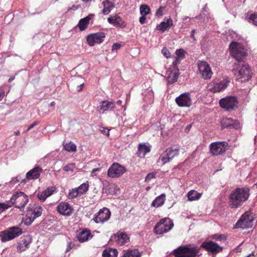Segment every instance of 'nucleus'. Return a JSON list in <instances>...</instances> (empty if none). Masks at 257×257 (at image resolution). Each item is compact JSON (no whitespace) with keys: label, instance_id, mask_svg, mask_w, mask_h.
Listing matches in <instances>:
<instances>
[{"label":"nucleus","instance_id":"23","mask_svg":"<svg viewBox=\"0 0 257 257\" xmlns=\"http://www.w3.org/2000/svg\"><path fill=\"white\" fill-rule=\"evenodd\" d=\"M31 242V238L29 236H25L22 240L18 243L17 246L18 251L21 252L25 251L29 248V245Z\"/></svg>","mask_w":257,"mask_h":257},{"label":"nucleus","instance_id":"2","mask_svg":"<svg viewBox=\"0 0 257 257\" xmlns=\"http://www.w3.org/2000/svg\"><path fill=\"white\" fill-rule=\"evenodd\" d=\"M200 248L195 246L188 247L187 245H181L174 249L172 254L175 257H196L199 256Z\"/></svg>","mask_w":257,"mask_h":257},{"label":"nucleus","instance_id":"20","mask_svg":"<svg viewBox=\"0 0 257 257\" xmlns=\"http://www.w3.org/2000/svg\"><path fill=\"white\" fill-rule=\"evenodd\" d=\"M107 21L109 24L117 28H123L126 27L125 22L117 15L111 16L107 18Z\"/></svg>","mask_w":257,"mask_h":257},{"label":"nucleus","instance_id":"17","mask_svg":"<svg viewBox=\"0 0 257 257\" xmlns=\"http://www.w3.org/2000/svg\"><path fill=\"white\" fill-rule=\"evenodd\" d=\"M201 247L213 254L218 253L222 250L221 247L212 241L204 242L202 243Z\"/></svg>","mask_w":257,"mask_h":257},{"label":"nucleus","instance_id":"46","mask_svg":"<svg viewBox=\"0 0 257 257\" xmlns=\"http://www.w3.org/2000/svg\"><path fill=\"white\" fill-rule=\"evenodd\" d=\"M166 9L165 6H161L156 12L155 16L158 17H162Z\"/></svg>","mask_w":257,"mask_h":257},{"label":"nucleus","instance_id":"6","mask_svg":"<svg viewBox=\"0 0 257 257\" xmlns=\"http://www.w3.org/2000/svg\"><path fill=\"white\" fill-rule=\"evenodd\" d=\"M22 233V230L21 228L17 226L10 227L8 229L0 232L1 241L6 242L11 240L20 236Z\"/></svg>","mask_w":257,"mask_h":257},{"label":"nucleus","instance_id":"40","mask_svg":"<svg viewBox=\"0 0 257 257\" xmlns=\"http://www.w3.org/2000/svg\"><path fill=\"white\" fill-rule=\"evenodd\" d=\"M64 148L68 152H75L76 150V145L71 142L64 145Z\"/></svg>","mask_w":257,"mask_h":257},{"label":"nucleus","instance_id":"58","mask_svg":"<svg viewBox=\"0 0 257 257\" xmlns=\"http://www.w3.org/2000/svg\"><path fill=\"white\" fill-rule=\"evenodd\" d=\"M243 245V243H241L240 244H239L237 247L236 248V251L237 252H241L242 249V246Z\"/></svg>","mask_w":257,"mask_h":257},{"label":"nucleus","instance_id":"45","mask_svg":"<svg viewBox=\"0 0 257 257\" xmlns=\"http://www.w3.org/2000/svg\"><path fill=\"white\" fill-rule=\"evenodd\" d=\"M75 167V164L74 163L69 164L63 167V170L66 172H73Z\"/></svg>","mask_w":257,"mask_h":257},{"label":"nucleus","instance_id":"63","mask_svg":"<svg viewBox=\"0 0 257 257\" xmlns=\"http://www.w3.org/2000/svg\"><path fill=\"white\" fill-rule=\"evenodd\" d=\"M109 130H107V131L104 130V131H102V133L103 134H106L107 136H109Z\"/></svg>","mask_w":257,"mask_h":257},{"label":"nucleus","instance_id":"39","mask_svg":"<svg viewBox=\"0 0 257 257\" xmlns=\"http://www.w3.org/2000/svg\"><path fill=\"white\" fill-rule=\"evenodd\" d=\"M89 188L88 182L84 183L80 185L78 188H76L80 195H82L87 192Z\"/></svg>","mask_w":257,"mask_h":257},{"label":"nucleus","instance_id":"19","mask_svg":"<svg viewBox=\"0 0 257 257\" xmlns=\"http://www.w3.org/2000/svg\"><path fill=\"white\" fill-rule=\"evenodd\" d=\"M57 210L62 215L70 216L73 208L68 202H61L57 205Z\"/></svg>","mask_w":257,"mask_h":257},{"label":"nucleus","instance_id":"8","mask_svg":"<svg viewBox=\"0 0 257 257\" xmlns=\"http://www.w3.org/2000/svg\"><path fill=\"white\" fill-rule=\"evenodd\" d=\"M220 107L228 111L235 109L237 107L238 100L234 96H227L219 100Z\"/></svg>","mask_w":257,"mask_h":257},{"label":"nucleus","instance_id":"29","mask_svg":"<svg viewBox=\"0 0 257 257\" xmlns=\"http://www.w3.org/2000/svg\"><path fill=\"white\" fill-rule=\"evenodd\" d=\"M122 257H141L142 253L137 249L123 251Z\"/></svg>","mask_w":257,"mask_h":257},{"label":"nucleus","instance_id":"41","mask_svg":"<svg viewBox=\"0 0 257 257\" xmlns=\"http://www.w3.org/2000/svg\"><path fill=\"white\" fill-rule=\"evenodd\" d=\"M140 13L142 15H147L150 13L151 10L147 5H142L140 8Z\"/></svg>","mask_w":257,"mask_h":257},{"label":"nucleus","instance_id":"54","mask_svg":"<svg viewBox=\"0 0 257 257\" xmlns=\"http://www.w3.org/2000/svg\"><path fill=\"white\" fill-rule=\"evenodd\" d=\"M121 47V45L120 44H119L117 43H114L113 44V45L112 46V51L114 50H117L120 49Z\"/></svg>","mask_w":257,"mask_h":257},{"label":"nucleus","instance_id":"15","mask_svg":"<svg viewBox=\"0 0 257 257\" xmlns=\"http://www.w3.org/2000/svg\"><path fill=\"white\" fill-rule=\"evenodd\" d=\"M198 67V70L203 78L208 79L211 77L213 73L210 65L207 62L199 61Z\"/></svg>","mask_w":257,"mask_h":257},{"label":"nucleus","instance_id":"38","mask_svg":"<svg viewBox=\"0 0 257 257\" xmlns=\"http://www.w3.org/2000/svg\"><path fill=\"white\" fill-rule=\"evenodd\" d=\"M73 81L74 83L77 85V90L78 91L82 90L84 86V82L82 78L80 77H75Z\"/></svg>","mask_w":257,"mask_h":257},{"label":"nucleus","instance_id":"9","mask_svg":"<svg viewBox=\"0 0 257 257\" xmlns=\"http://www.w3.org/2000/svg\"><path fill=\"white\" fill-rule=\"evenodd\" d=\"M253 220V215L245 212L241 215L240 219L236 223L234 228L241 229L250 228L253 225L252 221Z\"/></svg>","mask_w":257,"mask_h":257},{"label":"nucleus","instance_id":"27","mask_svg":"<svg viewBox=\"0 0 257 257\" xmlns=\"http://www.w3.org/2000/svg\"><path fill=\"white\" fill-rule=\"evenodd\" d=\"M149 147L144 144H140L138 148L137 155L140 158H144L147 153L150 151Z\"/></svg>","mask_w":257,"mask_h":257},{"label":"nucleus","instance_id":"3","mask_svg":"<svg viewBox=\"0 0 257 257\" xmlns=\"http://www.w3.org/2000/svg\"><path fill=\"white\" fill-rule=\"evenodd\" d=\"M230 53L231 56L234 58L238 62L243 61L247 56L246 50L241 45L237 43L232 42L229 45Z\"/></svg>","mask_w":257,"mask_h":257},{"label":"nucleus","instance_id":"5","mask_svg":"<svg viewBox=\"0 0 257 257\" xmlns=\"http://www.w3.org/2000/svg\"><path fill=\"white\" fill-rule=\"evenodd\" d=\"M10 201L12 203V206L14 205L15 207L21 209L28 203L29 199L26 194L20 191L15 192Z\"/></svg>","mask_w":257,"mask_h":257},{"label":"nucleus","instance_id":"4","mask_svg":"<svg viewBox=\"0 0 257 257\" xmlns=\"http://www.w3.org/2000/svg\"><path fill=\"white\" fill-rule=\"evenodd\" d=\"M173 226L174 223L170 218H162L155 226L154 231L157 234H162L170 231Z\"/></svg>","mask_w":257,"mask_h":257},{"label":"nucleus","instance_id":"1","mask_svg":"<svg viewBox=\"0 0 257 257\" xmlns=\"http://www.w3.org/2000/svg\"><path fill=\"white\" fill-rule=\"evenodd\" d=\"M250 189L247 187H237L233 189L229 196V205L231 208L241 207L248 199Z\"/></svg>","mask_w":257,"mask_h":257},{"label":"nucleus","instance_id":"55","mask_svg":"<svg viewBox=\"0 0 257 257\" xmlns=\"http://www.w3.org/2000/svg\"><path fill=\"white\" fill-rule=\"evenodd\" d=\"M139 22L141 24H144L146 22V15H142L140 19Z\"/></svg>","mask_w":257,"mask_h":257},{"label":"nucleus","instance_id":"43","mask_svg":"<svg viewBox=\"0 0 257 257\" xmlns=\"http://www.w3.org/2000/svg\"><path fill=\"white\" fill-rule=\"evenodd\" d=\"M233 120L231 118H226L223 119L221 122L222 127L223 128L227 127L233 125Z\"/></svg>","mask_w":257,"mask_h":257},{"label":"nucleus","instance_id":"33","mask_svg":"<svg viewBox=\"0 0 257 257\" xmlns=\"http://www.w3.org/2000/svg\"><path fill=\"white\" fill-rule=\"evenodd\" d=\"M201 196L202 194L194 190L190 191L187 194L188 200L190 201L197 200L201 198Z\"/></svg>","mask_w":257,"mask_h":257},{"label":"nucleus","instance_id":"53","mask_svg":"<svg viewBox=\"0 0 257 257\" xmlns=\"http://www.w3.org/2000/svg\"><path fill=\"white\" fill-rule=\"evenodd\" d=\"M156 176V173L152 172L149 173L146 177V181H149L153 178H154Z\"/></svg>","mask_w":257,"mask_h":257},{"label":"nucleus","instance_id":"30","mask_svg":"<svg viewBox=\"0 0 257 257\" xmlns=\"http://www.w3.org/2000/svg\"><path fill=\"white\" fill-rule=\"evenodd\" d=\"M166 196L163 194L157 197L152 202V206L155 207H159L164 204Z\"/></svg>","mask_w":257,"mask_h":257},{"label":"nucleus","instance_id":"49","mask_svg":"<svg viewBox=\"0 0 257 257\" xmlns=\"http://www.w3.org/2000/svg\"><path fill=\"white\" fill-rule=\"evenodd\" d=\"M162 53L167 58H168L171 56V53L169 50L166 47H164L162 49Z\"/></svg>","mask_w":257,"mask_h":257},{"label":"nucleus","instance_id":"51","mask_svg":"<svg viewBox=\"0 0 257 257\" xmlns=\"http://www.w3.org/2000/svg\"><path fill=\"white\" fill-rule=\"evenodd\" d=\"M45 193L48 195V197L51 196L54 192V188L53 187H48L44 191Z\"/></svg>","mask_w":257,"mask_h":257},{"label":"nucleus","instance_id":"18","mask_svg":"<svg viewBox=\"0 0 257 257\" xmlns=\"http://www.w3.org/2000/svg\"><path fill=\"white\" fill-rule=\"evenodd\" d=\"M229 81L226 79L221 81L220 83L213 82L209 85V90L213 93L220 92L225 89Z\"/></svg>","mask_w":257,"mask_h":257},{"label":"nucleus","instance_id":"56","mask_svg":"<svg viewBox=\"0 0 257 257\" xmlns=\"http://www.w3.org/2000/svg\"><path fill=\"white\" fill-rule=\"evenodd\" d=\"M39 123L38 121H34L32 124L29 125L28 129L26 131V132H28L31 129L33 128L35 126L37 125Z\"/></svg>","mask_w":257,"mask_h":257},{"label":"nucleus","instance_id":"12","mask_svg":"<svg viewBox=\"0 0 257 257\" xmlns=\"http://www.w3.org/2000/svg\"><path fill=\"white\" fill-rule=\"evenodd\" d=\"M42 208L40 205H35L27 211L26 219V224H31L37 217L40 216L42 212Z\"/></svg>","mask_w":257,"mask_h":257},{"label":"nucleus","instance_id":"36","mask_svg":"<svg viewBox=\"0 0 257 257\" xmlns=\"http://www.w3.org/2000/svg\"><path fill=\"white\" fill-rule=\"evenodd\" d=\"M166 151L168 154L169 157H171L172 160L179 154V149L173 147L168 148Z\"/></svg>","mask_w":257,"mask_h":257},{"label":"nucleus","instance_id":"31","mask_svg":"<svg viewBox=\"0 0 257 257\" xmlns=\"http://www.w3.org/2000/svg\"><path fill=\"white\" fill-rule=\"evenodd\" d=\"M118 251L116 249L108 248L103 251V257H117Z\"/></svg>","mask_w":257,"mask_h":257},{"label":"nucleus","instance_id":"62","mask_svg":"<svg viewBox=\"0 0 257 257\" xmlns=\"http://www.w3.org/2000/svg\"><path fill=\"white\" fill-rule=\"evenodd\" d=\"M213 239H221V236H220V235L218 236V235H215L214 236Z\"/></svg>","mask_w":257,"mask_h":257},{"label":"nucleus","instance_id":"57","mask_svg":"<svg viewBox=\"0 0 257 257\" xmlns=\"http://www.w3.org/2000/svg\"><path fill=\"white\" fill-rule=\"evenodd\" d=\"M243 257H254V255L253 253V251H251L250 252H247V253H245L243 254Z\"/></svg>","mask_w":257,"mask_h":257},{"label":"nucleus","instance_id":"44","mask_svg":"<svg viewBox=\"0 0 257 257\" xmlns=\"http://www.w3.org/2000/svg\"><path fill=\"white\" fill-rule=\"evenodd\" d=\"M78 195H80V194L76 188H75V189H72L70 190L68 194V198L70 199H73L77 197Z\"/></svg>","mask_w":257,"mask_h":257},{"label":"nucleus","instance_id":"32","mask_svg":"<svg viewBox=\"0 0 257 257\" xmlns=\"http://www.w3.org/2000/svg\"><path fill=\"white\" fill-rule=\"evenodd\" d=\"M103 9L102 13L104 15H107L114 7L113 4L108 0H105L102 3Z\"/></svg>","mask_w":257,"mask_h":257},{"label":"nucleus","instance_id":"26","mask_svg":"<svg viewBox=\"0 0 257 257\" xmlns=\"http://www.w3.org/2000/svg\"><path fill=\"white\" fill-rule=\"evenodd\" d=\"M115 236L117 237V242L118 244L122 245L130 241V237L124 232H118L116 233Z\"/></svg>","mask_w":257,"mask_h":257},{"label":"nucleus","instance_id":"7","mask_svg":"<svg viewBox=\"0 0 257 257\" xmlns=\"http://www.w3.org/2000/svg\"><path fill=\"white\" fill-rule=\"evenodd\" d=\"M238 63L234 64V67L233 71L235 75L239 77V78H244V80H248L251 77V70L247 64H242L239 68Z\"/></svg>","mask_w":257,"mask_h":257},{"label":"nucleus","instance_id":"16","mask_svg":"<svg viewBox=\"0 0 257 257\" xmlns=\"http://www.w3.org/2000/svg\"><path fill=\"white\" fill-rule=\"evenodd\" d=\"M175 102L179 107H190L192 104L190 95L188 92H185L180 94L175 98Z\"/></svg>","mask_w":257,"mask_h":257},{"label":"nucleus","instance_id":"64","mask_svg":"<svg viewBox=\"0 0 257 257\" xmlns=\"http://www.w3.org/2000/svg\"><path fill=\"white\" fill-rule=\"evenodd\" d=\"M116 103L118 104V105H121V103H122V101L121 100H118L117 101H116Z\"/></svg>","mask_w":257,"mask_h":257},{"label":"nucleus","instance_id":"59","mask_svg":"<svg viewBox=\"0 0 257 257\" xmlns=\"http://www.w3.org/2000/svg\"><path fill=\"white\" fill-rule=\"evenodd\" d=\"M195 31H195V30H194H194H192L191 33V35H190V37H191L192 39H193L194 40H195V36H194V35H195Z\"/></svg>","mask_w":257,"mask_h":257},{"label":"nucleus","instance_id":"52","mask_svg":"<svg viewBox=\"0 0 257 257\" xmlns=\"http://www.w3.org/2000/svg\"><path fill=\"white\" fill-rule=\"evenodd\" d=\"M75 246L74 242L70 241L67 243L66 252H69L71 249L73 248Z\"/></svg>","mask_w":257,"mask_h":257},{"label":"nucleus","instance_id":"35","mask_svg":"<svg viewBox=\"0 0 257 257\" xmlns=\"http://www.w3.org/2000/svg\"><path fill=\"white\" fill-rule=\"evenodd\" d=\"M245 18L249 23L257 26V14L255 13H247L245 14Z\"/></svg>","mask_w":257,"mask_h":257},{"label":"nucleus","instance_id":"37","mask_svg":"<svg viewBox=\"0 0 257 257\" xmlns=\"http://www.w3.org/2000/svg\"><path fill=\"white\" fill-rule=\"evenodd\" d=\"M172 161L171 157L165 151L160 156L159 161L161 162L163 165L168 163Z\"/></svg>","mask_w":257,"mask_h":257},{"label":"nucleus","instance_id":"10","mask_svg":"<svg viewBox=\"0 0 257 257\" xmlns=\"http://www.w3.org/2000/svg\"><path fill=\"white\" fill-rule=\"evenodd\" d=\"M228 146L226 142H216L212 143L210 146V151L213 156H217L224 154Z\"/></svg>","mask_w":257,"mask_h":257},{"label":"nucleus","instance_id":"42","mask_svg":"<svg viewBox=\"0 0 257 257\" xmlns=\"http://www.w3.org/2000/svg\"><path fill=\"white\" fill-rule=\"evenodd\" d=\"M11 207L12 203H11L10 201H7L5 203L0 202V213Z\"/></svg>","mask_w":257,"mask_h":257},{"label":"nucleus","instance_id":"61","mask_svg":"<svg viewBox=\"0 0 257 257\" xmlns=\"http://www.w3.org/2000/svg\"><path fill=\"white\" fill-rule=\"evenodd\" d=\"M4 95H5L4 92H0V101L3 99V98L4 97Z\"/></svg>","mask_w":257,"mask_h":257},{"label":"nucleus","instance_id":"11","mask_svg":"<svg viewBox=\"0 0 257 257\" xmlns=\"http://www.w3.org/2000/svg\"><path fill=\"white\" fill-rule=\"evenodd\" d=\"M125 172V167L117 163H114L108 168L107 176L111 178H118Z\"/></svg>","mask_w":257,"mask_h":257},{"label":"nucleus","instance_id":"14","mask_svg":"<svg viewBox=\"0 0 257 257\" xmlns=\"http://www.w3.org/2000/svg\"><path fill=\"white\" fill-rule=\"evenodd\" d=\"M105 38V33L100 32L88 35L86 41L89 46H93L96 44H100L103 42Z\"/></svg>","mask_w":257,"mask_h":257},{"label":"nucleus","instance_id":"34","mask_svg":"<svg viewBox=\"0 0 257 257\" xmlns=\"http://www.w3.org/2000/svg\"><path fill=\"white\" fill-rule=\"evenodd\" d=\"M179 75V71L170 72L168 76V82L169 84H173L177 81Z\"/></svg>","mask_w":257,"mask_h":257},{"label":"nucleus","instance_id":"60","mask_svg":"<svg viewBox=\"0 0 257 257\" xmlns=\"http://www.w3.org/2000/svg\"><path fill=\"white\" fill-rule=\"evenodd\" d=\"M99 168H94L92 170V172H91V174L93 176V174H94V173L97 172V171H99Z\"/></svg>","mask_w":257,"mask_h":257},{"label":"nucleus","instance_id":"13","mask_svg":"<svg viewBox=\"0 0 257 257\" xmlns=\"http://www.w3.org/2000/svg\"><path fill=\"white\" fill-rule=\"evenodd\" d=\"M110 210L106 207H103L94 214L93 220L96 223H103L110 218Z\"/></svg>","mask_w":257,"mask_h":257},{"label":"nucleus","instance_id":"28","mask_svg":"<svg viewBox=\"0 0 257 257\" xmlns=\"http://www.w3.org/2000/svg\"><path fill=\"white\" fill-rule=\"evenodd\" d=\"M90 16V15H89L79 20L77 27L80 31H84L88 27L89 21L91 20Z\"/></svg>","mask_w":257,"mask_h":257},{"label":"nucleus","instance_id":"21","mask_svg":"<svg viewBox=\"0 0 257 257\" xmlns=\"http://www.w3.org/2000/svg\"><path fill=\"white\" fill-rule=\"evenodd\" d=\"M43 169L39 166L35 167L26 174V177L28 180H35L39 178Z\"/></svg>","mask_w":257,"mask_h":257},{"label":"nucleus","instance_id":"47","mask_svg":"<svg viewBox=\"0 0 257 257\" xmlns=\"http://www.w3.org/2000/svg\"><path fill=\"white\" fill-rule=\"evenodd\" d=\"M185 51L182 49H177L176 51V54L177 58L180 59H183L185 57Z\"/></svg>","mask_w":257,"mask_h":257},{"label":"nucleus","instance_id":"50","mask_svg":"<svg viewBox=\"0 0 257 257\" xmlns=\"http://www.w3.org/2000/svg\"><path fill=\"white\" fill-rule=\"evenodd\" d=\"M180 58L176 57L175 60L173 62V66L174 67L176 70L179 71L178 65L180 63Z\"/></svg>","mask_w":257,"mask_h":257},{"label":"nucleus","instance_id":"22","mask_svg":"<svg viewBox=\"0 0 257 257\" xmlns=\"http://www.w3.org/2000/svg\"><path fill=\"white\" fill-rule=\"evenodd\" d=\"M92 237L90 230L86 228L82 229L77 235V239L80 242H85Z\"/></svg>","mask_w":257,"mask_h":257},{"label":"nucleus","instance_id":"25","mask_svg":"<svg viewBox=\"0 0 257 257\" xmlns=\"http://www.w3.org/2000/svg\"><path fill=\"white\" fill-rule=\"evenodd\" d=\"M173 25V22L171 18L168 19L166 22H162L156 27L157 30L164 32L170 29Z\"/></svg>","mask_w":257,"mask_h":257},{"label":"nucleus","instance_id":"24","mask_svg":"<svg viewBox=\"0 0 257 257\" xmlns=\"http://www.w3.org/2000/svg\"><path fill=\"white\" fill-rule=\"evenodd\" d=\"M115 107V105L113 101L104 100L101 102L99 106L100 110L103 112L105 111H111Z\"/></svg>","mask_w":257,"mask_h":257},{"label":"nucleus","instance_id":"48","mask_svg":"<svg viewBox=\"0 0 257 257\" xmlns=\"http://www.w3.org/2000/svg\"><path fill=\"white\" fill-rule=\"evenodd\" d=\"M37 196L39 200L42 201H44L48 198V195H46L44 191L39 192Z\"/></svg>","mask_w":257,"mask_h":257}]
</instances>
